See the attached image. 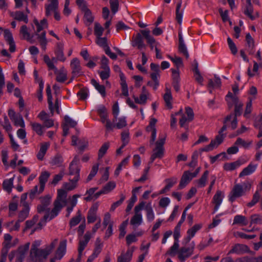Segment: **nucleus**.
Returning a JSON list of instances; mask_svg holds the SVG:
<instances>
[{"label": "nucleus", "mask_w": 262, "mask_h": 262, "mask_svg": "<svg viewBox=\"0 0 262 262\" xmlns=\"http://www.w3.org/2000/svg\"><path fill=\"white\" fill-rule=\"evenodd\" d=\"M58 239L55 238L43 249H39L38 247L40 245V242L35 241L32 245L30 252V256L27 262H42L43 259L52 252L57 243Z\"/></svg>", "instance_id": "f257e3e1"}, {"label": "nucleus", "mask_w": 262, "mask_h": 262, "mask_svg": "<svg viewBox=\"0 0 262 262\" xmlns=\"http://www.w3.org/2000/svg\"><path fill=\"white\" fill-rule=\"evenodd\" d=\"M67 193L63 189H58L57 196L56 200L54 201L53 205V208L51 210V215L50 220H52L55 216H56L59 212L63 207V205L61 204V201L63 198H67Z\"/></svg>", "instance_id": "f03ea898"}, {"label": "nucleus", "mask_w": 262, "mask_h": 262, "mask_svg": "<svg viewBox=\"0 0 262 262\" xmlns=\"http://www.w3.org/2000/svg\"><path fill=\"white\" fill-rule=\"evenodd\" d=\"M40 199L41 204L37 206V211L39 213L43 212H46L42 218V221L46 222L48 219H50L51 215L50 208L49 206L51 204V196L48 194L43 197H41Z\"/></svg>", "instance_id": "7ed1b4c3"}, {"label": "nucleus", "mask_w": 262, "mask_h": 262, "mask_svg": "<svg viewBox=\"0 0 262 262\" xmlns=\"http://www.w3.org/2000/svg\"><path fill=\"white\" fill-rule=\"evenodd\" d=\"M165 142V137H164L156 142V147L153 149V154L151 155L150 161L148 162V166L154 161L156 158L162 159L164 155V145Z\"/></svg>", "instance_id": "20e7f679"}, {"label": "nucleus", "mask_w": 262, "mask_h": 262, "mask_svg": "<svg viewBox=\"0 0 262 262\" xmlns=\"http://www.w3.org/2000/svg\"><path fill=\"white\" fill-rule=\"evenodd\" d=\"M233 102L234 103V113L233 114V120L231 122V127L232 129H235L237 125V117L242 115L243 112V104L239 101L238 98H233Z\"/></svg>", "instance_id": "39448f33"}, {"label": "nucleus", "mask_w": 262, "mask_h": 262, "mask_svg": "<svg viewBox=\"0 0 262 262\" xmlns=\"http://www.w3.org/2000/svg\"><path fill=\"white\" fill-rule=\"evenodd\" d=\"M78 160L76 157L71 162L69 166V174L70 176H73V180H76V181H78L80 179V167L77 165Z\"/></svg>", "instance_id": "423d86ee"}, {"label": "nucleus", "mask_w": 262, "mask_h": 262, "mask_svg": "<svg viewBox=\"0 0 262 262\" xmlns=\"http://www.w3.org/2000/svg\"><path fill=\"white\" fill-rule=\"evenodd\" d=\"M150 67L151 70L152 71V72L150 74V77L153 81H154V90L155 91L157 89L159 85L158 78L160 76V67L159 64L154 63H151Z\"/></svg>", "instance_id": "0eeeda50"}, {"label": "nucleus", "mask_w": 262, "mask_h": 262, "mask_svg": "<svg viewBox=\"0 0 262 262\" xmlns=\"http://www.w3.org/2000/svg\"><path fill=\"white\" fill-rule=\"evenodd\" d=\"M244 194L243 186L240 184H235L229 195V200L233 202L237 198H239Z\"/></svg>", "instance_id": "6e6552de"}, {"label": "nucleus", "mask_w": 262, "mask_h": 262, "mask_svg": "<svg viewBox=\"0 0 262 262\" xmlns=\"http://www.w3.org/2000/svg\"><path fill=\"white\" fill-rule=\"evenodd\" d=\"M30 246V243H27L24 245L18 247L16 252V258L15 262H23L25 257V255L28 252Z\"/></svg>", "instance_id": "1a4fd4ad"}, {"label": "nucleus", "mask_w": 262, "mask_h": 262, "mask_svg": "<svg viewBox=\"0 0 262 262\" xmlns=\"http://www.w3.org/2000/svg\"><path fill=\"white\" fill-rule=\"evenodd\" d=\"M70 66L73 76H78L83 74L80 61L77 58H74L72 60Z\"/></svg>", "instance_id": "9d476101"}, {"label": "nucleus", "mask_w": 262, "mask_h": 262, "mask_svg": "<svg viewBox=\"0 0 262 262\" xmlns=\"http://www.w3.org/2000/svg\"><path fill=\"white\" fill-rule=\"evenodd\" d=\"M193 251V247H182L178 253V258L181 262H184L185 259L190 256Z\"/></svg>", "instance_id": "9b49d317"}, {"label": "nucleus", "mask_w": 262, "mask_h": 262, "mask_svg": "<svg viewBox=\"0 0 262 262\" xmlns=\"http://www.w3.org/2000/svg\"><path fill=\"white\" fill-rule=\"evenodd\" d=\"M4 31L5 39L10 46L9 51L10 52L13 53L16 50V46L12 34L8 29H5Z\"/></svg>", "instance_id": "f8f14e48"}, {"label": "nucleus", "mask_w": 262, "mask_h": 262, "mask_svg": "<svg viewBox=\"0 0 262 262\" xmlns=\"http://www.w3.org/2000/svg\"><path fill=\"white\" fill-rule=\"evenodd\" d=\"M67 240L64 239L60 242L59 245L56 250L54 258L60 260L66 252Z\"/></svg>", "instance_id": "ddd939ff"}, {"label": "nucleus", "mask_w": 262, "mask_h": 262, "mask_svg": "<svg viewBox=\"0 0 262 262\" xmlns=\"http://www.w3.org/2000/svg\"><path fill=\"white\" fill-rule=\"evenodd\" d=\"M249 248L247 245L244 244H236L230 250V251L228 253V254L234 253L240 255L247 252H249Z\"/></svg>", "instance_id": "4468645a"}, {"label": "nucleus", "mask_w": 262, "mask_h": 262, "mask_svg": "<svg viewBox=\"0 0 262 262\" xmlns=\"http://www.w3.org/2000/svg\"><path fill=\"white\" fill-rule=\"evenodd\" d=\"M193 178L191 172L189 171H185L181 177L179 188L182 189L184 188Z\"/></svg>", "instance_id": "2eb2a0df"}, {"label": "nucleus", "mask_w": 262, "mask_h": 262, "mask_svg": "<svg viewBox=\"0 0 262 262\" xmlns=\"http://www.w3.org/2000/svg\"><path fill=\"white\" fill-rule=\"evenodd\" d=\"M55 54L57 60L63 62L66 60V57L63 54V43L62 42H59L56 43Z\"/></svg>", "instance_id": "dca6fc26"}, {"label": "nucleus", "mask_w": 262, "mask_h": 262, "mask_svg": "<svg viewBox=\"0 0 262 262\" xmlns=\"http://www.w3.org/2000/svg\"><path fill=\"white\" fill-rule=\"evenodd\" d=\"M172 74V86L176 92H179L180 90V74L178 70L171 69Z\"/></svg>", "instance_id": "f3484780"}, {"label": "nucleus", "mask_w": 262, "mask_h": 262, "mask_svg": "<svg viewBox=\"0 0 262 262\" xmlns=\"http://www.w3.org/2000/svg\"><path fill=\"white\" fill-rule=\"evenodd\" d=\"M165 93L163 96V99L165 102V105L168 108L171 109L172 107L171 101L172 100V97L171 95V92L170 90V88L166 86L165 89Z\"/></svg>", "instance_id": "a211bd4d"}, {"label": "nucleus", "mask_w": 262, "mask_h": 262, "mask_svg": "<svg viewBox=\"0 0 262 262\" xmlns=\"http://www.w3.org/2000/svg\"><path fill=\"white\" fill-rule=\"evenodd\" d=\"M98 209V205H93L90 209L87 216L89 224L94 223L96 220V212Z\"/></svg>", "instance_id": "6ab92c4d"}, {"label": "nucleus", "mask_w": 262, "mask_h": 262, "mask_svg": "<svg viewBox=\"0 0 262 262\" xmlns=\"http://www.w3.org/2000/svg\"><path fill=\"white\" fill-rule=\"evenodd\" d=\"M222 195V192L220 190H217L213 196L212 203L215 204L213 213L218 210L220 205L222 202L223 198Z\"/></svg>", "instance_id": "aec40b11"}, {"label": "nucleus", "mask_w": 262, "mask_h": 262, "mask_svg": "<svg viewBox=\"0 0 262 262\" xmlns=\"http://www.w3.org/2000/svg\"><path fill=\"white\" fill-rule=\"evenodd\" d=\"M84 12V18L86 21L85 24L86 26H90L93 21L94 17L92 15L91 11L87 7H83V9L81 10Z\"/></svg>", "instance_id": "412c9836"}, {"label": "nucleus", "mask_w": 262, "mask_h": 262, "mask_svg": "<svg viewBox=\"0 0 262 262\" xmlns=\"http://www.w3.org/2000/svg\"><path fill=\"white\" fill-rule=\"evenodd\" d=\"M133 256V251L128 249L125 253L122 252L118 257L117 262H130Z\"/></svg>", "instance_id": "4be33fe9"}, {"label": "nucleus", "mask_w": 262, "mask_h": 262, "mask_svg": "<svg viewBox=\"0 0 262 262\" xmlns=\"http://www.w3.org/2000/svg\"><path fill=\"white\" fill-rule=\"evenodd\" d=\"M24 208L19 212L18 214V220L19 222H23L29 215V207L27 202L23 204Z\"/></svg>", "instance_id": "5701e85b"}, {"label": "nucleus", "mask_w": 262, "mask_h": 262, "mask_svg": "<svg viewBox=\"0 0 262 262\" xmlns=\"http://www.w3.org/2000/svg\"><path fill=\"white\" fill-rule=\"evenodd\" d=\"M246 40L248 46V51L249 54H254V48L255 47L254 41L253 38L250 35V33H247L246 36Z\"/></svg>", "instance_id": "b1692460"}, {"label": "nucleus", "mask_w": 262, "mask_h": 262, "mask_svg": "<svg viewBox=\"0 0 262 262\" xmlns=\"http://www.w3.org/2000/svg\"><path fill=\"white\" fill-rule=\"evenodd\" d=\"M142 36V34L137 33L133 43L134 47L137 46L139 50H141L142 48L145 47V45L143 42V37Z\"/></svg>", "instance_id": "393cba45"}, {"label": "nucleus", "mask_w": 262, "mask_h": 262, "mask_svg": "<svg viewBox=\"0 0 262 262\" xmlns=\"http://www.w3.org/2000/svg\"><path fill=\"white\" fill-rule=\"evenodd\" d=\"M84 240H80L79 242L78 251H83L91 238V233L87 232L84 235Z\"/></svg>", "instance_id": "a878e982"}, {"label": "nucleus", "mask_w": 262, "mask_h": 262, "mask_svg": "<svg viewBox=\"0 0 262 262\" xmlns=\"http://www.w3.org/2000/svg\"><path fill=\"white\" fill-rule=\"evenodd\" d=\"M257 165H253L250 164L247 167L245 168L239 173V177H243L245 176H248L253 173L256 169Z\"/></svg>", "instance_id": "bb28decb"}, {"label": "nucleus", "mask_w": 262, "mask_h": 262, "mask_svg": "<svg viewBox=\"0 0 262 262\" xmlns=\"http://www.w3.org/2000/svg\"><path fill=\"white\" fill-rule=\"evenodd\" d=\"M201 227L202 225L201 224H195L191 228L188 230L187 232L188 236L186 238L187 242H189L190 239L194 236L195 233L199 230Z\"/></svg>", "instance_id": "cd10ccee"}, {"label": "nucleus", "mask_w": 262, "mask_h": 262, "mask_svg": "<svg viewBox=\"0 0 262 262\" xmlns=\"http://www.w3.org/2000/svg\"><path fill=\"white\" fill-rule=\"evenodd\" d=\"M49 146V144L47 142L41 144L39 152L37 155V159L39 160H42Z\"/></svg>", "instance_id": "c85d7f7f"}, {"label": "nucleus", "mask_w": 262, "mask_h": 262, "mask_svg": "<svg viewBox=\"0 0 262 262\" xmlns=\"http://www.w3.org/2000/svg\"><path fill=\"white\" fill-rule=\"evenodd\" d=\"M58 3L50 2L48 5H46V15L49 16L51 15V12H55L58 9Z\"/></svg>", "instance_id": "c756f323"}, {"label": "nucleus", "mask_w": 262, "mask_h": 262, "mask_svg": "<svg viewBox=\"0 0 262 262\" xmlns=\"http://www.w3.org/2000/svg\"><path fill=\"white\" fill-rule=\"evenodd\" d=\"M47 95L48 97V103L49 104V108L51 111V113L52 115L54 113V107L53 106V102H52V96L51 95V90L50 88V86L48 85L46 89Z\"/></svg>", "instance_id": "7c9ffc66"}, {"label": "nucleus", "mask_w": 262, "mask_h": 262, "mask_svg": "<svg viewBox=\"0 0 262 262\" xmlns=\"http://www.w3.org/2000/svg\"><path fill=\"white\" fill-rule=\"evenodd\" d=\"M145 210L146 212V216L149 222H151L155 218V215L152 210L151 203H148L145 207Z\"/></svg>", "instance_id": "2f4dec72"}, {"label": "nucleus", "mask_w": 262, "mask_h": 262, "mask_svg": "<svg viewBox=\"0 0 262 262\" xmlns=\"http://www.w3.org/2000/svg\"><path fill=\"white\" fill-rule=\"evenodd\" d=\"M240 161L237 160L232 163H227L224 165V168L226 171L233 170L241 165Z\"/></svg>", "instance_id": "473e14b6"}, {"label": "nucleus", "mask_w": 262, "mask_h": 262, "mask_svg": "<svg viewBox=\"0 0 262 262\" xmlns=\"http://www.w3.org/2000/svg\"><path fill=\"white\" fill-rule=\"evenodd\" d=\"M140 32L143 36L146 39L148 43L151 45L155 43L156 40L154 37L150 35V31L149 30H140Z\"/></svg>", "instance_id": "72a5a7b5"}, {"label": "nucleus", "mask_w": 262, "mask_h": 262, "mask_svg": "<svg viewBox=\"0 0 262 262\" xmlns=\"http://www.w3.org/2000/svg\"><path fill=\"white\" fill-rule=\"evenodd\" d=\"M248 221L245 216L237 215L234 216L233 224H241L246 226L248 224Z\"/></svg>", "instance_id": "f704fd0d"}, {"label": "nucleus", "mask_w": 262, "mask_h": 262, "mask_svg": "<svg viewBox=\"0 0 262 262\" xmlns=\"http://www.w3.org/2000/svg\"><path fill=\"white\" fill-rule=\"evenodd\" d=\"M91 83L95 86V89L101 94L103 97L105 96V88L103 85L99 84L94 79H92L91 80Z\"/></svg>", "instance_id": "c9c22d12"}, {"label": "nucleus", "mask_w": 262, "mask_h": 262, "mask_svg": "<svg viewBox=\"0 0 262 262\" xmlns=\"http://www.w3.org/2000/svg\"><path fill=\"white\" fill-rule=\"evenodd\" d=\"M13 180L14 178H12L8 180H5L3 182V188L9 193L11 191L12 188L13 187Z\"/></svg>", "instance_id": "e433bc0d"}, {"label": "nucleus", "mask_w": 262, "mask_h": 262, "mask_svg": "<svg viewBox=\"0 0 262 262\" xmlns=\"http://www.w3.org/2000/svg\"><path fill=\"white\" fill-rule=\"evenodd\" d=\"M142 222V215L140 213H135L130 220V223L133 226H139Z\"/></svg>", "instance_id": "4c0bfd02"}, {"label": "nucleus", "mask_w": 262, "mask_h": 262, "mask_svg": "<svg viewBox=\"0 0 262 262\" xmlns=\"http://www.w3.org/2000/svg\"><path fill=\"white\" fill-rule=\"evenodd\" d=\"M110 147V143L108 142H105L102 144L100 148L99 149L98 154V159H101L106 154L107 149Z\"/></svg>", "instance_id": "58836bf2"}, {"label": "nucleus", "mask_w": 262, "mask_h": 262, "mask_svg": "<svg viewBox=\"0 0 262 262\" xmlns=\"http://www.w3.org/2000/svg\"><path fill=\"white\" fill-rule=\"evenodd\" d=\"M98 113L101 118V121L102 123H104L105 120H107V110L105 106H101L98 110Z\"/></svg>", "instance_id": "ea45409f"}, {"label": "nucleus", "mask_w": 262, "mask_h": 262, "mask_svg": "<svg viewBox=\"0 0 262 262\" xmlns=\"http://www.w3.org/2000/svg\"><path fill=\"white\" fill-rule=\"evenodd\" d=\"M32 129L38 135H42L43 133L44 126L38 123H31Z\"/></svg>", "instance_id": "a19ab883"}, {"label": "nucleus", "mask_w": 262, "mask_h": 262, "mask_svg": "<svg viewBox=\"0 0 262 262\" xmlns=\"http://www.w3.org/2000/svg\"><path fill=\"white\" fill-rule=\"evenodd\" d=\"M252 141H246L241 138H238L234 143V145L241 146L245 148H248L252 144Z\"/></svg>", "instance_id": "79ce46f5"}, {"label": "nucleus", "mask_w": 262, "mask_h": 262, "mask_svg": "<svg viewBox=\"0 0 262 262\" xmlns=\"http://www.w3.org/2000/svg\"><path fill=\"white\" fill-rule=\"evenodd\" d=\"M182 5V0H180L178 4H177L176 7V19L179 23V24L181 25L182 24V16L183 13L182 12H180V10L181 7Z\"/></svg>", "instance_id": "37998d69"}, {"label": "nucleus", "mask_w": 262, "mask_h": 262, "mask_svg": "<svg viewBox=\"0 0 262 262\" xmlns=\"http://www.w3.org/2000/svg\"><path fill=\"white\" fill-rule=\"evenodd\" d=\"M11 121L13 122L14 125L15 126H19L23 128L25 126L23 117L19 114H18Z\"/></svg>", "instance_id": "c03bdc74"}, {"label": "nucleus", "mask_w": 262, "mask_h": 262, "mask_svg": "<svg viewBox=\"0 0 262 262\" xmlns=\"http://www.w3.org/2000/svg\"><path fill=\"white\" fill-rule=\"evenodd\" d=\"M69 183H65L63 184L64 188L67 190L70 191L75 189L77 187V183L78 181H76V180H73L70 178Z\"/></svg>", "instance_id": "a18cd8bd"}, {"label": "nucleus", "mask_w": 262, "mask_h": 262, "mask_svg": "<svg viewBox=\"0 0 262 262\" xmlns=\"http://www.w3.org/2000/svg\"><path fill=\"white\" fill-rule=\"evenodd\" d=\"M103 31L104 28L99 23H95L94 34L97 38H99V37H101L102 35Z\"/></svg>", "instance_id": "49530a36"}, {"label": "nucleus", "mask_w": 262, "mask_h": 262, "mask_svg": "<svg viewBox=\"0 0 262 262\" xmlns=\"http://www.w3.org/2000/svg\"><path fill=\"white\" fill-rule=\"evenodd\" d=\"M169 58L176 65L177 69L176 70H178L179 71V69L183 66L182 58L176 55H174V57L169 56Z\"/></svg>", "instance_id": "de8ad7c7"}, {"label": "nucleus", "mask_w": 262, "mask_h": 262, "mask_svg": "<svg viewBox=\"0 0 262 262\" xmlns=\"http://www.w3.org/2000/svg\"><path fill=\"white\" fill-rule=\"evenodd\" d=\"M81 212L80 210H78L77 212V215L72 217L70 221V226L71 227L75 226L79 223L81 219Z\"/></svg>", "instance_id": "09e8293b"}, {"label": "nucleus", "mask_w": 262, "mask_h": 262, "mask_svg": "<svg viewBox=\"0 0 262 262\" xmlns=\"http://www.w3.org/2000/svg\"><path fill=\"white\" fill-rule=\"evenodd\" d=\"M63 162L62 157L60 155H56L52 160L51 164L52 165L59 167L61 165Z\"/></svg>", "instance_id": "8fccbe9b"}, {"label": "nucleus", "mask_w": 262, "mask_h": 262, "mask_svg": "<svg viewBox=\"0 0 262 262\" xmlns=\"http://www.w3.org/2000/svg\"><path fill=\"white\" fill-rule=\"evenodd\" d=\"M14 19L18 21H24L26 23L28 21L27 15H25L21 11H17L15 12Z\"/></svg>", "instance_id": "3c124183"}, {"label": "nucleus", "mask_w": 262, "mask_h": 262, "mask_svg": "<svg viewBox=\"0 0 262 262\" xmlns=\"http://www.w3.org/2000/svg\"><path fill=\"white\" fill-rule=\"evenodd\" d=\"M0 123L7 132H9L12 130V126L8 117L6 116L4 117V121H1Z\"/></svg>", "instance_id": "603ef678"}, {"label": "nucleus", "mask_w": 262, "mask_h": 262, "mask_svg": "<svg viewBox=\"0 0 262 262\" xmlns=\"http://www.w3.org/2000/svg\"><path fill=\"white\" fill-rule=\"evenodd\" d=\"M3 244L4 246L1 249V255L7 256L9 249L13 247V246H12V243H11V242H5Z\"/></svg>", "instance_id": "864d4df0"}, {"label": "nucleus", "mask_w": 262, "mask_h": 262, "mask_svg": "<svg viewBox=\"0 0 262 262\" xmlns=\"http://www.w3.org/2000/svg\"><path fill=\"white\" fill-rule=\"evenodd\" d=\"M215 145H216L215 141V140H211L210 143V144L209 145L206 146L204 148H200L199 149L200 154H201V153L203 151H206V152H207V151H209L213 150V149L214 147H215Z\"/></svg>", "instance_id": "5fc2aeb1"}, {"label": "nucleus", "mask_w": 262, "mask_h": 262, "mask_svg": "<svg viewBox=\"0 0 262 262\" xmlns=\"http://www.w3.org/2000/svg\"><path fill=\"white\" fill-rule=\"evenodd\" d=\"M120 84L122 88V95L124 96H128V87L126 82L125 79H123V77L122 76Z\"/></svg>", "instance_id": "6e6d98bb"}, {"label": "nucleus", "mask_w": 262, "mask_h": 262, "mask_svg": "<svg viewBox=\"0 0 262 262\" xmlns=\"http://www.w3.org/2000/svg\"><path fill=\"white\" fill-rule=\"evenodd\" d=\"M209 174V171L206 170L204 171L203 174L201 178L198 180L199 186L201 187H204L206 184L208 176Z\"/></svg>", "instance_id": "4d7b16f0"}, {"label": "nucleus", "mask_w": 262, "mask_h": 262, "mask_svg": "<svg viewBox=\"0 0 262 262\" xmlns=\"http://www.w3.org/2000/svg\"><path fill=\"white\" fill-rule=\"evenodd\" d=\"M121 140L122 147H125L129 142V132L128 130H124L121 133Z\"/></svg>", "instance_id": "13d9d810"}, {"label": "nucleus", "mask_w": 262, "mask_h": 262, "mask_svg": "<svg viewBox=\"0 0 262 262\" xmlns=\"http://www.w3.org/2000/svg\"><path fill=\"white\" fill-rule=\"evenodd\" d=\"M250 219V226L252 224H260L262 223V217L258 214L252 215Z\"/></svg>", "instance_id": "bf43d9fd"}, {"label": "nucleus", "mask_w": 262, "mask_h": 262, "mask_svg": "<svg viewBox=\"0 0 262 262\" xmlns=\"http://www.w3.org/2000/svg\"><path fill=\"white\" fill-rule=\"evenodd\" d=\"M89 90L87 88H83L78 92L77 96L80 97V99L84 100L88 96Z\"/></svg>", "instance_id": "052dcab7"}, {"label": "nucleus", "mask_w": 262, "mask_h": 262, "mask_svg": "<svg viewBox=\"0 0 262 262\" xmlns=\"http://www.w3.org/2000/svg\"><path fill=\"white\" fill-rule=\"evenodd\" d=\"M64 125H67L68 127H74L77 125V122L70 118L68 116H65L64 117Z\"/></svg>", "instance_id": "680f3d73"}, {"label": "nucleus", "mask_w": 262, "mask_h": 262, "mask_svg": "<svg viewBox=\"0 0 262 262\" xmlns=\"http://www.w3.org/2000/svg\"><path fill=\"white\" fill-rule=\"evenodd\" d=\"M125 199V196L123 194H120V199L119 201L114 203L112 205L111 209H110V211H114L115 210V209L117 207L119 206L123 203V202L124 201Z\"/></svg>", "instance_id": "e2e57ef3"}, {"label": "nucleus", "mask_w": 262, "mask_h": 262, "mask_svg": "<svg viewBox=\"0 0 262 262\" xmlns=\"http://www.w3.org/2000/svg\"><path fill=\"white\" fill-rule=\"evenodd\" d=\"M50 176V173L48 171H45L41 172L39 178V183L46 184Z\"/></svg>", "instance_id": "0e129e2a"}, {"label": "nucleus", "mask_w": 262, "mask_h": 262, "mask_svg": "<svg viewBox=\"0 0 262 262\" xmlns=\"http://www.w3.org/2000/svg\"><path fill=\"white\" fill-rule=\"evenodd\" d=\"M111 9L113 14H115L118 10L119 2L118 0L110 1Z\"/></svg>", "instance_id": "69168bd1"}, {"label": "nucleus", "mask_w": 262, "mask_h": 262, "mask_svg": "<svg viewBox=\"0 0 262 262\" xmlns=\"http://www.w3.org/2000/svg\"><path fill=\"white\" fill-rule=\"evenodd\" d=\"M43 60L50 70H56V68L54 66L53 62L50 59L47 55H45L44 56Z\"/></svg>", "instance_id": "338daca9"}, {"label": "nucleus", "mask_w": 262, "mask_h": 262, "mask_svg": "<svg viewBox=\"0 0 262 262\" xmlns=\"http://www.w3.org/2000/svg\"><path fill=\"white\" fill-rule=\"evenodd\" d=\"M116 186V184L114 182H108L102 188L104 192L106 193L110 192L114 189Z\"/></svg>", "instance_id": "774afa93"}]
</instances>
